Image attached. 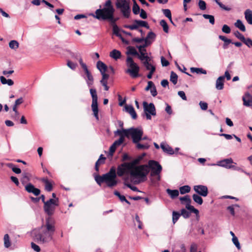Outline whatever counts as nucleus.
I'll return each mask as SVG.
<instances>
[{
  "label": "nucleus",
  "mask_w": 252,
  "mask_h": 252,
  "mask_svg": "<svg viewBox=\"0 0 252 252\" xmlns=\"http://www.w3.org/2000/svg\"><path fill=\"white\" fill-rule=\"evenodd\" d=\"M19 43L15 40H11L9 43V46L11 49H17L19 47Z\"/></svg>",
  "instance_id": "nucleus-50"
},
{
  "label": "nucleus",
  "mask_w": 252,
  "mask_h": 252,
  "mask_svg": "<svg viewBox=\"0 0 252 252\" xmlns=\"http://www.w3.org/2000/svg\"><path fill=\"white\" fill-rule=\"evenodd\" d=\"M243 43L245 44L248 47H252V40L251 38H246Z\"/></svg>",
  "instance_id": "nucleus-62"
},
{
  "label": "nucleus",
  "mask_w": 252,
  "mask_h": 252,
  "mask_svg": "<svg viewBox=\"0 0 252 252\" xmlns=\"http://www.w3.org/2000/svg\"><path fill=\"white\" fill-rule=\"evenodd\" d=\"M224 76H220L216 80V88L218 90H221L224 87Z\"/></svg>",
  "instance_id": "nucleus-15"
},
{
  "label": "nucleus",
  "mask_w": 252,
  "mask_h": 252,
  "mask_svg": "<svg viewBox=\"0 0 252 252\" xmlns=\"http://www.w3.org/2000/svg\"><path fill=\"white\" fill-rule=\"evenodd\" d=\"M136 145V147L139 150L148 149L150 146L148 143L141 144L139 142L134 143Z\"/></svg>",
  "instance_id": "nucleus-39"
},
{
  "label": "nucleus",
  "mask_w": 252,
  "mask_h": 252,
  "mask_svg": "<svg viewBox=\"0 0 252 252\" xmlns=\"http://www.w3.org/2000/svg\"><path fill=\"white\" fill-rule=\"evenodd\" d=\"M55 231L54 222L50 217L46 219L44 225H42L38 230L34 233V240L38 243H46L52 240Z\"/></svg>",
  "instance_id": "nucleus-1"
},
{
  "label": "nucleus",
  "mask_w": 252,
  "mask_h": 252,
  "mask_svg": "<svg viewBox=\"0 0 252 252\" xmlns=\"http://www.w3.org/2000/svg\"><path fill=\"white\" fill-rule=\"evenodd\" d=\"M113 26V32L114 34H115L116 36L119 37L122 39V41L124 43H125L127 44H128V42L125 40L122 36V35L119 33V29L118 27L115 24H112Z\"/></svg>",
  "instance_id": "nucleus-21"
},
{
  "label": "nucleus",
  "mask_w": 252,
  "mask_h": 252,
  "mask_svg": "<svg viewBox=\"0 0 252 252\" xmlns=\"http://www.w3.org/2000/svg\"><path fill=\"white\" fill-rule=\"evenodd\" d=\"M126 54L127 55H132L134 56L138 55V53L134 48V47L132 46H128L127 47V51L126 52Z\"/></svg>",
  "instance_id": "nucleus-46"
},
{
  "label": "nucleus",
  "mask_w": 252,
  "mask_h": 252,
  "mask_svg": "<svg viewBox=\"0 0 252 252\" xmlns=\"http://www.w3.org/2000/svg\"><path fill=\"white\" fill-rule=\"evenodd\" d=\"M180 200L182 204H189L191 203V199L189 195H187L183 197H180Z\"/></svg>",
  "instance_id": "nucleus-49"
},
{
  "label": "nucleus",
  "mask_w": 252,
  "mask_h": 252,
  "mask_svg": "<svg viewBox=\"0 0 252 252\" xmlns=\"http://www.w3.org/2000/svg\"><path fill=\"white\" fill-rule=\"evenodd\" d=\"M114 194L116 196H118L122 202H124V200H125V196L124 195H121L119 191L115 190L114 192Z\"/></svg>",
  "instance_id": "nucleus-63"
},
{
  "label": "nucleus",
  "mask_w": 252,
  "mask_h": 252,
  "mask_svg": "<svg viewBox=\"0 0 252 252\" xmlns=\"http://www.w3.org/2000/svg\"><path fill=\"white\" fill-rule=\"evenodd\" d=\"M59 199H50L45 202L43 208L46 214L49 216L53 215L55 212L56 207L59 205Z\"/></svg>",
  "instance_id": "nucleus-8"
},
{
  "label": "nucleus",
  "mask_w": 252,
  "mask_h": 252,
  "mask_svg": "<svg viewBox=\"0 0 252 252\" xmlns=\"http://www.w3.org/2000/svg\"><path fill=\"white\" fill-rule=\"evenodd\" d=\"M6 166L9 168H11L16 174H20L21 173V170L19 168L16 167L15 165L12 163H7Z\"/></svg>",
  "instance_id": "nucleus-34"
},
{
  "label": "nucleus",
  "mask_w": 252,
  "mask_h": 252,
  "mask_svg": "<svg viewBox=\"0 0 252 252\" xmlns=\"http://www.w3.org/2000/svg\"><path fill=\"white\" fill-rule=\"evenodd\" d=\"M41 181L45 184V189L47 191H50L52 190V185L47 178H42Z\"/></svg>",
  "instance_id": "nucleus-26"
},
{
  "label": "nucleus",
  "mask_w": 252,
  "mask_h": 252,
  "mask_svg": "<svg viewBox=\"0 0 252 252\" xmlns=\"http://www.w3.org/2000/svg\"><path fill=\"white\" fill-rule=\"evenodd\" d=\"M160 25L162 27L165 32L168 33L169 32V27L165 20H161L160 21Z\"/></svg>",
  "instance_id": "nucleus-48"
},
{
  "label": "nucleus",
  "mask_w": 252,
  "mask_h": 252,
  "mask_svg": "<svg viewBox=\"0 0 252 252\" xmlns=\"http://www.w3.org/2000/svg\"><path fill=\"white\" fill-rule=\"evenodd\" d=\"M126 63L127 68L126 70V73L128 74L132 78H136L139 77L140 67L134 62L133 59L130 57H127L126 60Z\"/></svg>",
  "instance_id": "nucleus-5"
},
{
  "label": "nucleus",
  "mask_w": 252,
  "mask_h": 252,
  "mask_svg": "<svg viewBox=\"0 0 252 252\" xmlns=\"http://www.w3.org/2000/svg\"><path fill=\"white\" fill-rule=\"evenodd\" d=\"M156 37V34L154 32H150L148 33L147 37L145 38V42H146L148 44H150L151 42L149 40V39H153L154 40Z\"/></svg>",
  "instance_id": "nucleus-42"
},
{
  "label": "nucleus",
  "mask_w": 252,
  "mask_h": 252,
  "mask_svg": "<svg viewBox=\"0 0 252 252\" xmlns=\"http://www.w3.org/2000/svg\"><path fill=\"white\" fill-rule=\"evenodd\" d=\"M133 23L136 24V26H137V29L139 27H145L147 29H149L150 28V27L148 25V23L146 21L139 20H135L133 21Z\"/></svg>",
  "instance_id": "nucleus-24"
},
{
  "label": "nucleus",
  "mask_w": 252,
  "mask_h": 252,
  "mask_svg": "<svg viewBox=\"0 0 252 252\" xmlns=\"http://www.w3.org/2000/svg\"><path fill=\"white\" fill-rule=\"evenodd\" d=\"M232 241L236 248L238 250H240L241 249V246L238 238L236 236H234V238L232 239Z\"/></svg>",
  "instance_id": "nucleus-57"
},
{
  "label": "nucleus",
  "mask_w": 252,
  "mask_h": 252,
  "mask_svg": "<svg viewBox=\"0 0 252 252\" xmlns=\"http://www.w3.org/2000/svg\"><path fill=\"white\" fill-rule=\"evenodd\" d=\"M170 80L174 85H176L177 83L178 75L173 71H172L170 73Z\"/></svg>",
  "instance_id": "nucleus-37"
},
{
  "label": "nucleus",
  "mask_w": 252,
  "mask_h": 252,
  "mask_svg": "<svg viewBox=\"0 0 252 252\" xmlns=\"http://www.w3.org/2000/svg\"><path fill=\"white\" fill-rule=\"evenodd\" d=\"M140 54H138V55H137L139 59L142 61L143 63L145 61L147 60H151V58L148 56L147 53L146 52L143 51H139Z\"/></svg>",
  "instance_id": "nucleus-25"
},
{
  "label": "nucleus",
  "mask_w": 252,
  "mask_h": 252,
  "mask_svg": "<svg viewBox=\"0 0 252 252\" xmlns=\"http://www.w3.org/2000/svg\"><path fill=\"white\" fill-rule=\"evenodd\" d=\"M133 2V5L132 7V12L134 14L137 15L139 13L141 9H140L139 6L135 0H132Z\"/></svg>",
  "instance_id": "nucleus-35"
},
{
  "label": "nucleus",
  "mask_w": 252,
  "mask_h": 252,
  "mask_svg": "<svg viewBox=\"0 0 252 252\" xmlns=\"http://www.w3.org/2000/svg\"><path fill=\"white\" fill-rule=\"evenodd\" d=\"M233 163V161L231 158L224 159L218 162L216 164L217 165L225 167L226 168L230 169L229 167H231V165H229L231 163ZM215 164H212L211 165H215Z\"/></svg>",
  "instance_id": "nucleus-14"
},
{
  "label": "nucleus",
  "mask_w": 252,
  "mask_h": 252,
  "mask_svg": "<svg viewBox=\"0 0 252 252\" xmlns=\"http://www.w3.org/2000/svg\"><path fill=\"white\" fill-rule=\"evenodd\" d=\"M117 174L116 168L112 166L109 172L100 176H94V180L96 183L100 186L102 183H105L107 187L112 188L117 186L118 181L116 179Z\"/></svg>",
  "instance_id": "nucleus-2"
},
{
  "label": "nucleus",
  "mask_w": 252,
  "mask_h": 252,
  "mask_svg": "<svg viewBox=\"0 0 252 252\" xmlns=\"http://www.w3.org/2000/svg\"><path fill=\"white\" fill-rule=\"evenodd\" d=\"M23 184H25L30 181L29 174L27 172H23L21 179Z\"/></svg>",
  "instance_id": "nucleus-43"
},
{
  "label": "nucleus",
  "mask_w": 252,
  "mask_h": 252,
  "mask_svg": "<svg viewBox=\"0 0 252 252\" xmlns=\"http://www.w3.org/2000/svg\"><path fill=\"white\" fill-rule=\"evenodd\" d=\"M150 61L151 60H147L144 61L143 63V65L145 67L146 69L150 71H151L153 68H156L154 65H152L150 63Z\"/></svg>",
  "instance_id": "nucleus-47"
},
{
  "label": "nucleus",
  "mask_w": 252,
  "mask_h": 252,
  "mask_svg": "<svg viewBox=\"0 0 252 252\" xmlns=\"http://www.w3.org/2000/svg\"><path fill=\"white\" fill-rule=\"evenodd\" d=\"M125 180V183H124V184L127 186L128 188H129V189H130L131 190H132L133 191H138V189L137 187H135V186H131L130 184H128V183H126V180L127 179H124Z\"/></svg>",
  "instance_id": "nucleus-60"
},
{
  "label": "nucleus",
  "mask_w": 252,
  "mask_h": 252,
  "mask_svg": "<svg viewBox=\"0 0 252 252\" xmlns=\"http://www.w3.org/2000/svg\"><path fill=\"white\" fill-rule=\"evenodd\" d=\"M115 135L120 136V137H122L123 139L125 140V137L127 138L128 137V129H118L114 132Z\"/></svg>",
  "instance_id": "nucleus-18"
},
{
  "label": "nucleus",
  "mask_w": 252,
  "mask_h": 252,
  "mask_svg": "<svg viewBox=\"0 0 252 252\" xmlns=\"http://www.w3.org/2000/svg\"><path fill=\"white\" fill-rule=\"evenodd\" d=\"M192 198L194 202L198 203L199 205H201L203 203V199L199 195L197 194H194L192 195Z\"/></svg>",
  "instance_id": "nucleus-45"
},
{
  "label": "nucleus",
  "mask_w": 252,
  "mask_h": 252,
  "mask_svg": "<svg viewBox=\"0 0 252 252\" xmlns=\"http://www.w3.org/2000/svg\"><path fill=\"white\" fill-rule=\"evenodd\" d=\"M148 43L146 42L144 44L139 46H137L136 47L138 49L139 51L146 52L145 48L148 45Z\"/></svg>",
  "instance_id": "nucleus-58"
},
{
  "label": "nucleus",
  "mask_w": 252,
  "mask_h": 252,
  "mask_svg": "<svg viewBox=\"0 0 252 252\" xmlns=\"http://www.w3.org/2000/svg\"><path fill=\"white\" fill-rule=\"evenodd\" d=\"M114 8H106L103 7L101 9H97L95 12V15L93 14V16L98 20H107L111 24H114L119 20V18L114 17Z\"/></svg>",
  "instance_id": "nucleus-4"
},
{
  "label": "nucleus",
  "mask_w": 252,
  "mask_h": 252,
  "mask_svg": "<svg viewBox=\"0 0 252 252\" xmlns=\"http://www.w3.org/2000/svg\"><path fill=\"white\" fill-rule=\"evenodd\" d=\"M240 207V206L238 204H233L231 206H229L227 207V210L229 211L230 214L233 216H234L235 215L234 210L236 208H239Z\"/></svg>",
  "instance_id": "nucleus-41"
},
{
  "label": "nucleus",
  "mask_w": 252,
  "mask_h": 252,
  "mask_svg": "<svg viewBox=\"0 0 252 252\" xmlns=\"http://www.w3.org/2000/svg\"><path fill=\"white\" fill-rule=\"evenodd\" d=\"M4 246L6 248H8L10 246L11 243L10 241V238L8 234L4 235L3 237Z\"/></svg>",
  "instance_id": "nucleus-44"
},
{
  "label": "nucleus",
  "mask_w": 252,
  "mask_h": 252,
  "mask_svg": "<svg viewBox=\"0 0 252 252\" xmlns=\"http://www.w3.org/2000/svg\"><path fill=\"white\" fill-rule=\"evenodd\" d=\"M219 38L220 39L224 42L223 45V48L224 49H227L228 45L232 42L231 39L227 38L225 36L223 35H219Z\"/></svg>",
  "instance_id": "nucleus-30"
},
{
  "label": "nucleus",
  "mask_w": 252,
  "mask_h": 252,
  "mask_svg": "<svg viewBox=\"0 0 252 252\" xmlns=\"http://www.w3.org/2000/svg\"><path fill=\"white\" fill-rule=\"evenodd\" d=\"M31 247L32 248L35 252H40V247L34 243L33 242L31 243Z\"/></svg>",
  "instance_id": "nucleus-64"
},
{
  "label": "nucleus",
  "mask_w": 252,
  "mask_h": 252,
  "mask_svg": "<svg viewBox=\"0 0 252 252\" xmlns=\"http://www.w3.org/2000/svg\"><path fill=\"white\" fill-rule=\"evenodd\" d=\"M131 168L129 166L127 162H124L119 165L117 167V175L119 177H122L125 174H130Z\"/></svg>",
  "instance_id": "nucleus-11"
},
{
  "label": "nucleus",
  "mask_w": 252,
  "mask_h": 252,
  "mask_svg": "<svg viewBox=\"0 0 252 252\" xmlns=\"http://www.w3.org/2000/svg\"><path fill=\"white\" fill-rule=\"evenodd\" d=\"M243 104L245 106H250L252 105V97L249 94L245 95V96L243 97Z\"/></svg>",
  "instance_id": "nucleus-23"
},
{
  "label": "nucleus",
  "mask_w": 252,
  "mask_h": 252,
  "mask_svg": "<svg viewBox=\"0 0 252 252\" xmlns=\"http://www.w3.org/2000/svg\"><path fill=\"white\" fill-rule=\"evenodd\" d=\"M181 216V213L179 212L176 211L172 212V221L173 224H175L177 222Z\"/></svg>",
  "instance_id": "nucleus-51"
},
{
  "label": "nucleus",
  "mask_w": 252,
  "mask_h": 252,
  "mask_svg": "<svg viewBox=\"0 0 252 252\" xmlns=\"http://www.w3.org/2000/svg\"><path fill=\"white\" fill-rule=\"evenodd\" d=\"M116 6L117 9L120 10L123 16L128 18L130 14V8L129 6V0H117Z\"/></svg>",
  "instance_id": "nucleus-6"
},
{
  "label": "nucleus",
  "mask_w": 252,
  "mask_h": 252,
  "mask_svg": "<svg viewBox=\"0 0 252 252\" xmlns=\"http://www.w3.org/2000/svg\"><path fill=\"white\" fill-rule=\"evenodd\" d=\"M190 71L192 73H196L197 74H207L206 70L205 69H203L202 68L191 67Z\"/></svg>",
  "instance_id": "nucleus-33"
},
{
  "label": "nucleus",
  "mask_w": 252,
  "mask_h": 252,
  "mask_svg": "<svg viewBox=\"0 0 252 252\" xmlns=\"http://www.w3.org/2000/svg\"><path fill=\"white\" fill-rule=\"evenodd\" d=\"M190 213L186 209H182L181 211V215H182L184 218H189L190 216Z\"/></svg>",
  "instance_id": "nucleus-54"
},
{
  "label": "nucleus",
  "mask_w": 252,
  "mask_h": 252,
  "mask_svg": "<svg viewBox=\"0 0 252 252\" xmlns=\"http://www.w3.org/2000/svg\"><path fill=\"white\" fill-rule=\"evenodd\" d=\"M144 156H145V154H143V155L138 157L137 158L133 159L131 162H127V163L129 164V166H130L131 169L135 168V166L139 163V162L142 159V158Z\"/></svg>",
  "instance_id": "nucleus-19"
},
{
  "label": "nucleus",
  "mask_w": 252,
  "mask_h": 252,
  "mask_svg": "<svg viewBox=\"0 0 252 252\" xmlns=\"http://www.w3.org/2000/svg\"><path fill=\"white\" fill-rule=\"evenodd\" d=\"M148 169L151 170L150 176H155V175L160 174L162 171L161 165L157 161L150 160L148 162Z\"/></svg>",
  "instance_id": "nucleus-9"
},
{
  "label": "nucleus",
  "mask_w": 252,
  "mask_h": 252,
  "mask_svg": "<svg viewBox=\"0 0 252 252\" xmlns=\"http://www.w3.org/2000/svg\"><path fill=\"white\" fill-rule=\"evenodd\" d=\"M84 78L88 87H92L94 84V79L91 73H89L86 75V77H84Z\"/></svg>",
  "instance_id": "nucleus-20"
},
{
  "label": "nucleus",
  "mask_w": 252,
  "mask_h": 252,
  "mask_svg": "<svg viewBox=\"0 0 252 252\" xmlns=\"http://www.w3.org/2000/svg\"><path fill=\"white\" fill-rule=\"evenodd\" d=\"M160 147L164 152L169 155H173L174 153L173 149L167 144L161 143L160 144Z\"/></svg>",
  "instance_id": "nucleus-16"
},
{
  "label": "nucleus",
  "mask_w": 252,
  "mask_h": 252,
  "mask_svg": "<svg viewBox=\"0 0 252 252\" xmlns=\"http://www.w3.org/2000/svg\"><path fill=\"white\" fill-rule=\"evenodd\" d=\"M166 192L172 199L176 198L179 194V191L177 189H166Z\"/></svg>",
  "instance_id": "nucleus-27"
},
{
  "label": "nucleus",
  "mask_w": 252,
  "mask_h": 252,
  "mask_svg": "<svg viewBox=\"0 0 252 252\" xmlns=\"http://www.w3.org/2000/svg\"><path fill=\"white\" fill-rule=\"evenodd\" d=\"M143 131L141 127L128 128V138H131L133 143H137L142 140Z\"/></svg>",
  "instance_id": "nucleus-7"
},
{
  "label": "nucleus",
  "mask_w": 252,
  "mask_h": 252,
  "mask_svg": "<svg viewBox=\"0 0 252 252\" xmlns=\"http://www.w3.org/2000/svg\"><path fill=\"white\" fill-rule=\"evenodd\" d=\"M222 32L228 34L231 32V29L230 27L227 25H224L221 29Z\"/></svg>",
  "instance_id": "nucleus-59"
},
{
  "label": "nucleus",
  "mask_w": 252,
  "mask_h": 252,
  "mask_svg": "<svg viewBox=\"0 0 252 252\" xmlns=\"http://www.w3.org/2000/svg\"><path fill=\"white\" fill-rule=\"evenodd\" d=\"M245 18L248 23L252 25V10L247 9L244 12Z\"/></svg>",
  "instance_id": "nucleus-17"
},
{
  "label": "nucleus",
  "mask_w": 252,
  "mask_h": 252,
  "mask_svg": "<svg viewBox=\"0 0 252 252\" xmlns=\"http://www.w3.org/2000/svg\"><path fill=\"white\" fill-rule=\"evenodd\" d=\"M25 189L29 193H32L35 196H38L40 193V190L35 188L31 183H29L25 186Z\"/></svg>",
  "instance_id": "nucleus-13"
},
{
  "label": "nucleus",
  "mask_w": 252,
  "mask_h": 252,
  "mask_svg": "<svg viewBox=\"0 0 252 252\" xmlns=\"http://www.w3.org/2000/svg\"><path fill=\"white\" fill-rule=\"evenodd\" d=\"M90 93L92 97V102L97 101V95L96 90L91 87Z\"/></svg>",
  "instance_id": "nucleus-36"
},
{
  "label": "nucleus",
  "mask_w": 252,
  "mask_h": 252,
  "mask_svg": "<svg viewBox=\"0 0 252 252\" xmlns=\"http://www.w3.org/2000/svg\"><path fill=\"white\" fill-rule=\"evenodd\" d=\"M97 69L100 71V73L106 72L107 69L106 65L102 63L101 61H99L96 64Z\"/></svg>",
  "instance_id": "nucleus-28"
},
{
  "label": "nucleus",
  "mask_w": 252,
  "mask_h": 252,
  "mask_svg": "<svg viewBox=\"0 0 252 252\" xmlns=\"http://www.w3.org/2000/svg\"><path fill=\"white\" fill-rule=\"evenodd\" d=\"M163 14L168 18H171V11L168 9H162Z\"/></svg>",
  "instance_id": "nucleus-61"
},
{
  "label": "nucleus",
  "mask_w": 252,
  "mask_h": 252,
  "mask_svg": "<svg viewBox=\"0 0 252 252\" xmlns=\"http://www.w3.org/2000/svg\"><path fill=\"white\" fill-rule=\"evenodd\" d=\"M234 35L237 38L241 40L243 42H244V40H245L246 38L239 32L236 31L234 33Z\"/></svg>",
  "instance_id": "nucleus-56"
},
{
  "label": "nucleus",
  "mask_w": 252,
  "mask_h": 252,
  "mask_svg": "<svg viewBox=\"0 0 252 252\" xmlns=\"http://www.w3.org/2000/svg\"><path fill=\"white\" fill-rule=\"evenodd\" d=\"M92 109L93 111L94 115L97 120H99L98 117V109L97 101L92 102Z\"/></svg>",
  "instance_id": "nucleus-22"
},
{
  "label": "nucleus",
  "mask_w": 252,
  "mask_h": 252,
  "mask_svg": "<svg viewBox=\"0 0 252 252\" xmlns=\"http://www.w3.org/2000/svg\"><path fill=\"white\" fill-rule=\"evenodd\" d=\"M143 104L147 119L151 120V115H156V111L154 104L153 103L148 104L146 101L143 102Z\"/></svg>",
  "instance_id": "nucleus-10"
},
{
  "label": "nucleus",
  "mask_w": 252,
  "mask_h": 252,
  "mask_svg": "<svg viewBox=\"0 0 252 252\" xmlns=\"http://www.w3.org/2000/svg\"><path fill=\"white\" fill-rule=\"evenodd\" d=\"M193 189L197 194L203 197H206L208 194V189L207 186L204 185H195L193 187Z\"/></svg>",
  "instance_id": "nucleus-12"
},
{
  "label": "nucleus",
  "mask_w": 252,
  "mask_h": 252,
  "mask_svg": "<svg viewBox=\"0 0 252 252\" xmlns=\"http://www.w3.org/2000/svg\"><path fill=\"white\" fill-rule=\"evenodd\" d=\"M198 6L201 10H204L206 9V2L203 0H199L198 1Z\"/></svg>",
  "instance_id": "nucleus-55"
},
{
  "label": "nucleus",
  "mask_w": 252,
  "mask_h": 252,
  "mask_svg": "<svg viewBox=\"0 0 252 252\" xmlns=\"http://www.w3.org/2000/svg\"><path fill=\"white\" fill-rule=\"evenodd\" d=\"M110 56L112 58L117 60L121 58V53L116 49H114L110 52Z\"/></svg>",
  "instance_id": "nucleus-29"
},
{
  "label": "nucleus",
  "mask_w": 252,
  "mask_h": 252,
  "mask_svg": "<svg viewBox=\"0 0 252 252\" xmlns=\"http://www.w3.org/2000/svg\"><path fill=\"white\" fill-rule=\"evenodd\" d=\"M151 181L153 186H157L158 185V182L160 180V174L155 175V176L151 177Z\"/></svg>",
  "instance_id": "nucleus-32"
},
{
  "label": "nucleus",
  "mask_w": 252,
  "mask_h": 252,
  "mask_svg": "<svg viewBox=\"0 0 252 252\" xmlns=\"http://www.w3.org/2000/svg\"><path fill=\"white\" fill-rule=\"evenodd\" d=\"M180 193L182 194L188 193L190 190V187L188 185L183 186L179 188Z\"/></svg>",
  "instance_id": "nucleus-40"
},
{
  "label": "nucleus",
  "mask_w": 252,
  "mask_h": 252,
  "mask_svg": "<svg viewBox=\"0 0 252 252\" xmlns=\"http://www.w3.org/2000/svg\"><path fill=\"white\" fill-rule=\"evenodd\" d=\"M234 26L239 29L242 32L246 31V28L243 22L241 20L238 19L236 21V22L234 23Z\"/></svg>",
  "instance_id": "nucleus-31"
},
{
  "label": "nucleus",
  "mask_w": 252,
  "mask_h": 252,
  "mask_svg": "<svg viewBox=\"0 0 252 252\" xmlns=\"http://www.w3.org/2000/svg\"><path fill=\"white\" fill-rule=\"evenodd\" d=\"M203 17L206 19H208L210 23L212 25H214L215 24V18L214 16L204 14L203 15Z\"/></svg>",
  "instance_id": "nucleus-52"
},
{
  "label": "nucleus",
  "mask_w": 252,
  "mask_h": 252,
  "mask_svg": "<svg viewBox=\"0 0 252 252\" xmlns=\"http://www.w3.org/2000/svg\"><path fill=\"white\" fill-rule=\"evenodd\" d=\"M149 171L148 165L146 164L136 166L131 169L130 172L131 180L135 184L144 182L147 180V176Z\"/></svg>",
  "instance_id": "nucleus-3"
},
{
  "label": "nucleus",
  "mask_w": 252,
  "mask_h": 252,
  "mask_svg": "<svg viewBox=\"0 0 252 252\" xmlns=\"http://www.w3.org/2000/svg\"><path fill=\"white\" fill-rule=\"evenodd\" d=\"M186 208L187 210H189L190 212L193 213L196 215L199 214V211L197 209H195L193 206L190 205V203L186 204Z\"/></svg>",
  "instance_id": "nucleus-38"
},
{
  "label": "nucleus",
  "mask_w": 252,
  "mask_h": 252,
  "mask_svg": "<svg viewBox=\"0 0 252 252\" xmlns=\"http://www.w3.org/2000/svg\"><path fill=\"white\" fill-rule=\"evenodd\" d=\"M213 0L215 1L219 5V6L222 9H223L225 11H227L231 10V8L230 7L226 6L225 5H224L221 2L219 1V0Z\"/></svg>",
  "instance_id": "nucleus-53"
}]
</instances>
